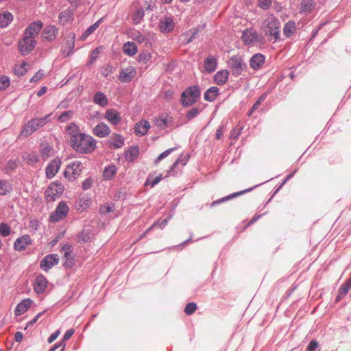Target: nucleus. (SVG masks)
<instances>
[{
	"label": "nucleus",
	"instance_id": "nucleus-6",
	"mask_svg": "<svg viewBox=\"0 0 351 351\" xmlns=\"http://www.w3.org/2000/svg\"><path fill=\"white\" fill-rule=\"evenodd\" d=\"M64 187L56 182L51 183L45 192V196L47 202H53L56 197L60 196L63 192Z\"/></svg>",
	"mask_w": 351,
	"mask_h": 351
},
{
	"label": "nucleus",
	"instance_id": "nucleus-27",
	"mask_svg": "<svg viewBox=\"0 0 351 351\" xmlns=\"http://www.w3.org/2000/svg\"><path fill=\"white\" fill-rule=\"evenodd\" d=\"M58 29L55 26H47L43 31V36L45 40L51 41L55 39Z\"/></svg>",
	"mask_w": 351,
	"mask_h": 351
},
{
	"label": "nucleus",
	"instance_id": "nucleus-61",
	"mask_svg": "<svg viewBox=\"0 0 351 351\" xmlns=\"http://www.w3.org/2000/svg\"><path fill=\"white\" fill-rule=\"evenodd\" d=\"M259 6L263 9H268L271 4V0H258Z\"/></svg>",
	"mask_w": 351,
	"mask_h": 351
},
{
	"label": "nucleus",
	"instance_id": "nucleus-7",
	"mask_svg": "<svg viewBox=\"0 0 351 351\" xmlns=\"http://www.w3.org/2000/svg\"><path fill=\"white\" fill-rule=\"evenodd\" d=\"M69 213V207L64 202H60L56 210L50 215L49 219L52 222H58L64 219Z\"/></svg>",
	"mask_w": 351,
	"mask_h": 351
},
{
	"label": "nucleus",
	"instance_id": "nucleus-63",
	"mask_svg": "<svg viewBox=\"0 0 351 351\" xmlns=\"http://www.w3.org/2000/svg\"><path fill=\"white\" fill-rule=\"evenodd\" d=\"M27 66V64L26 62H23V64L18 69H16V73L19 75H23L27 72L26 66Z\"/></svg>",
	"mask_w": 351,
	"mask_h": 351
},
{
	"label": "nucleus",
	"instance_id": "nucleus-28",
	"mask_svg": "<svg viewBox=\"0 0 351 351\" xmlns=\"http://www.w3.org/2000/svg\"><path fill=\"white\" fill-rule=\"evenodd\" d=\"M139 154V148L138 146L134 145L130 147L126 152L125 154V158L128 162L134 161Z\"/></svg>",
	"mask_w": 351,
	"mask_h": 351
},
{
	"label": "nucleus",
	"instance_id": "nucleus-48",
	"mask_svg": "<svg viewBox=\"0 0 351 351\" xmlns=\"http://www.w3.org/2000/svg\"><path fill=\"white\" fill-rule=\"evenodd\" d=\"M10 227L7 223H1L0 224V233L3 237H7L10 235Z\"/></svg>",
	"mask_w": 351,
	"mask_h": 351
},
{
	"label": "nucleus",
	"instance_id": "nucleus-23",
	"mask_svg": "<svg viewBox=\"0 0 351 351\" xmlns=\"http://www.w3.org/2000/svg\"><path fill=\"white\" fill-rule=\"evenodd\" d=\"M174 27V22L170 17H165L159 23V28L162 32H169Z\"/></svg>",
	"mask_w": 351,
	"mask_h": 351
},
{
	"label": "nucleus",
	"instance_id": "nucleus-56",
	"mask_svg": "<svg viewBox=\"0 0 351 351\" xmlns=\"http://www.w3.org/2000/svg\"><path fill=\"white\" fill-rule=\"evenodd\" d=\"M186 162H187V158L186 157H184L183 158H182V157H180V158H178L173 165L171 167L169 171V173L170 172H172L174 171L175 168L176 167V166L179 164V163H181L182 165H185L186 164Z\"/></svg>",
	"mask_w": 351,
	"mask_h": 351
},
{
	"label": "nucleus",
	"instance_id": "nucleus-12",
	"mask_svg": "<svg viewBox=\"0 0 351 351\" xmlns=\"http://www.w3.org/2000/svg\"><path fill=\"white\" fill-rule=\"evenodd\" d=\"M136 71L132 66H128L125 69H122L119 75V80L121 82L128 83L132 81V80L136 76Z\"/></svg>",
	"mask_w": 351,
	"mask_h": 351
},
{
	"label": "nucleus",
	"instance_id": "nucleus-9",
	"mask_svg": "<svg viewBox=\"0 0 351 351\" xmlns=\"http://www.w3.org/2000/svg\"><path fill=\"white\" fill-rule=\"evenodd\" d=\"M81 171L82 163L77 161L67 166L64 171V175L66 178H68L69 181H73L76 178V176L80 175Z\"/></svg>",
	"mask_w": 351,
	"mask_h": 351
},
{
	"label": "nucleus",
	"instance_id": "nucleus-53",
	"mask_svg": "<svg viewBox=\"0 0 351 351\" xmlns=\"http://www.w3.org/2000/svg\"><path fill=\"white\" fill-rule=\"evenodd\" d=\"M341 293L343 294L348 293L350 289H351V275L350 277L346 280V282L341 286Z\"/></svg>",
	"mask_w": 351,
	"mask_h": 351
},
{
	"label": "nucleus",
	"instance_id": "nucleus-45",
	"mask_svg": "<svg viewBox=\"0 0 351 351\" xmlns=\"http://www.w3.org/2000/svg\"><path fill=\"white\" fill-rule=\"evenodd\" d=\"M10 184L6 180H0V195H5L10 190Z\"/></svg>",
	"mask_w": 351,
	"mask_h": 351
},
{
	"label": "nucleus",
	"instance_id": "nucleus-30",
	"mask_svg": "<svg viewBox=\"0 0 351 351\" xmlns=\"http://www.w3.org/2000/svg\"><path fill=\"white\" fill-rule=\"evenodd\" d=\"M228 75L229 73L227 70L219 71L215 75L214 81L218 85H223L226 82Z\"/></svg>",
	"mask_w": 351,
	"mask_h": 351
},
{
	"label": "nucleus",
	"instance_id": "nucleus-52",
	"mask_svg": "<svg viewBox=\"0 0 351 351\" xmlns=\"http://www.w3.org/2000/svg\"><path fill=\"white\" fill-rule=\"evenodd\" d=\"M199 110L197 108H192L191 109H190L186 114V117L187 118L188 120H191L192 119L195 118V117H197L199 113Z\"/></svg>",
	"mask_w": 351,
	"mask_h": 351
},
{
	"label": "nucleus",
	"instance_id": "nucleus-57",
	"mask_svg": "<svg viewBox=\"0 0 351 351\" xmlns=\"http://www.w3.org/2000/svg\"><path fill=\"white\" fill-rule=\"evenodd\" d=\"M63 258L65 259V261L64 263V266L66 268H71L75 264V261L73 258V256H71L70 254V256L64 257Z\"/></svg>",
	"mask_w": 351,
	"mask_h": 351
},
{
	"label": "nucleus",
	"instance_id": "nucleus-11",
	"mask_svg": "<svg viewBox=\"0 0 351 351\" xmlns=\"http://www.w3.org/2000/svg\"><path fill=\"white\" fill-rule=\"evenodd\" d=\"M59 257L56 254H49L45 256L40 261V267L45 271L49 270L52 267L57 265Z\"/></svg>",
	"mask_w": 351,
	"mask_h": 351
},
{
	"label": "nucleus",
	"instance_id": "nucleus-33",
	"mask_svg": "<svg viewBox=\"0 0 351 351\" xmlns=\"http://www.w3.org/2000/svg\"><path fill=\"white\" fill-rule=\"evenodd\" d=\"M75 8L73 6V8H69L60 13L59 19L62 25H64L71 18Z\"/></svg>",
	"mask_w": 351,
	"mask_h": 351
},
{
	"label": "nucleus",
	"instance_id": "nucleus-8",
	"mask_svg": "<svg viewBox=\"0 0 351 351\" xmlns=\"http://www.w3.org/2000/svg\"><path fill=\"white\" fill-rule=\"evenodd\" d=\"M36 45L35 39L24 36L22 40L18 44L19 50L22 55H25L32 52Z\"/></svg>",
	"mask_w": 351,
	"mask_h": 351
},
{
	"label": "nucleus",
	"instance_id": "nucleus-39",
	"mask_svg": "<svg viewBox=\"0 0 351 351\" xmlns=\"http://www.w3.org/2000/svg\"><path fill=\"white\" fill-rule=\"evenodd\" d=\"M173 120L172 117H165V118H158L156 119V125L161 130H165L169 125V123Z\"/></svg>",
	"mask_w": 351,
	"mask_h": 351
},
{
	"label": "nucleus",
	"instance_id": "nucleus-42",
	"mask_svg": "<svg viewBox=\"0 0 351 351\" xmlns=\"http://www.w3.org/2000/svg\"><path fill=\"white\" fill-rule=\"evenodd\" d=\"M313 5V0H302L300 3V12H310Z\"/></svg>",
	"mask_w": 351,
	"mask_h": 351
},
{
	"label": "nucleus",
	"instance_id": "nucleus-13",
	"mask_svg": "<svg viewBox=\"0 0 351 351\" xmlns=\"http://www.w3.org/2000/svg\"><path fill=\"white\" fill-rule=\"evenodd\" d=\"M43 27L40 21L33 22L25 29V36L34 39Z\"/></svg>",
	"mask_w": 351,
	"mask_h": 351
},
{
	"label": "nucleus",
	"instance_id": "nucleus-50",
	"mask_svg": "<svg viewBox=\"0 0 351 351\" xmlns=\"http://www.w3.org/2000/svg\"><path fill=\"white\" fill-rule=\"evenodd\" d=\"M73 114V112L71 110L66 111L59 116L58 121H60V122H66L72 117Z\"/></svg>",
	"mask_w": 351,
	"mask_h": 351
},
{
	"label": "nucleus",
	"instance_id": "nucleus-51",
	"mask_svg": "<svg viewBox=\"0 0 351 351\" xmlns=\"http://www.w3.org/2000/svg\"><path fill=\"white\" fill-rule=\"evenodd\" d=\"M175 149L176 147L170 148L161 153L156 159L155 164H158L160 160L168 156Z\"/></svg>",
	"mask_w": 351,
	"mask_h": 351
},
{
	"label": "nucleus",
	"instance_id": "nucleus-16",
	"mask_svg": "<svg viewBox=\"0 0 351 351\" xmlns=\"http://www.w3.org/2000/svg\"><path fill=\"white\" fill-rule=\"evenodd\" d=\"M32 243L29 235L25 234L18 238L14 243V247L17 251H22L26 248L27 245H31Z\"/></svg>",
	"mask_w": 351,
	"mask_h": 351
},
{
	"label": "nucleus",
	"instance_id": "nucleus-43",
	"mask_svg": "<svg viewBox=\"0 0 351 351\" xmlns=\"http://www.w3.org/2000/svg\"><path fill=\"white\" fill-rule=\"evenodd\" d=\"M24 160L29 165H35L38 160V156L35 153L26 154L23 156Z\"/></svg>",
	"mask_w": 351,
	"mask_h": 351
},
{
	"label": "nucleus",
	"instance_id": "nucleus-4",
	"mask_svg": "<svg viewBox=\"0 0 351 351\" xmlns=\"http://www.w3.org/2000/svg\"><path fill=\"white\" fill-rule=\"evenodd\" d=\"M51 114H47L42 118L32 119L27 122L21 131V136H28L36 131L38 128L45 125L49 121Z\"/></svg>",
	"mask_w": 351,
	"mask_h": 351
},
{
	"label": "nucleus",
	"instance_id": "nucleus-15",
	"mask_svg": "<svg viewBox=\"0 0 351 351\" xmlns=\"http://www.w3.org/2000/svg\"><path fill=\"white\" fill-rule=\"evenodd\" d=\"M47 280L43 275H39L36 277L34 284V290L38 294H41L45 292L47 285Z\"/></svg>",
	"mask_w": 351,
	"mask_h": 351
},
{
	"label": "nucleus",
	"instance_id": "nucleus-62",
	"mask_svg": "<svg viewBox=\"0 0 351 351\" xmlns=\"http://www.w3.org/2000/svg\"><path fill=\"white\" fill-rule=\"evenodd\" d=\"M44 75L43 71L39 70L36 74L30 79L31 82H36L40 80Z\"/></svg>",
	"mask_w": 351,
	"mask_h": 351
},
{
	"label": "nucleus",
	"instance_id": "nucleus-59",
	"mask_svg": "<svg viewBox=\"0 0 351 351\" xmlns=\"http://www.w3.org/2000/svg\"><path fill=\"white\" fill-rule=\"evenodd\" d=\"M17 160H10L8 162L5 169L7 171H14L17 167Z\"/></svg>",
	"mask_w": 351,
	"mask_h": 351
},
{
	"label": "nucleus",
	"instance_id": "nucleus-37",
	"mask_svg": "<svg viewBox=\"0 0 351 351\" xmlns=\"http://www.w3.org/2000/svg\"><path fill=\"white\" fill-rule=\"evenodd\" d=\"M66 132L71 136V138H74L81 134L82 132H79V127L75 123H69L66 128Z\"/></svg>",
	"mask_w": 351,
	"mask_h": 351
},
{
	"label": "nucleus",
	"instance_id": "nucleus-41",
	"mask_svg": "<svg viewBox=\"0 0 351 351\" xmlns=\"http://www.w3.org/2000/svg\"><path fill=\"white\" fill-rule=\"evenodd\" d=\"M295 29V23L294 21H289L287 22L283 29L284 34L287 37H290Z\"/></svg>",
	"mask_w": 351,
	"mask_h": 351
},
{
	"label": "nucleus",
	"instance_id": "nucleus-20",
	"mask_svg": "<svg viewBox=\"0 0 351 351\" xmlns=\"http://www.w3.org/2000/svg\"><path fill=\"white\" fill-rule=\"evenodd\" d=\"M105 118L112 125H117L121 120L120 114L114 109H110L106 112Z\"/></svg>",
	"mask_w": 351,
	"mask_h": 351
},
{
	"label": "nucleus",
	"instance_id": "nucleus-29",
	"mask_svg": "<svg viewBox=\"0 0 351 351\" xmlns=\"http://www.w3.org/2000/svg\"><path fill=\"white\" fill-rule=\"evenodd\" d=\"M92 238V232L90 229H83L77 235L76 241L78 243H88L90 242Z\"/></svg>",
	"mask_w": 351,
	"mask_h": 351
},
{
	"label": "nucleus",
	"instance_id": "nucleus-34",
	"mask_svg": "<svg viewBox=\"0 0 351 351\" xmlns=\"http://www.w3.org/2000/svg\"><path fill=\"white\" fill-rule=\"evenodd\" d=\"M123 51L125 54L132 56L136 53L137 47L133 42H127L123 45Z\"/></svg>",
	"mask_w": 351,
	"mask_h": 351
},
{
	"label": "nucleus",
	"instance_id": "nucleus-19",
	"mask_svg": "<svg viewBox=\"0 0 351 351\" xmlns=\"http://www.w3.org/2000/svg\"><path fill=\"white\" fill-rule=\"evenodd\" d=\"M265 61V56L258 53L252 56L250 60V65L253 69L258 70L263 66Z\"/></svg>",
	"mask_w": 351,
	"mask_h": 351
},
{
	"label": "nucleus",
	"instance_id": "nucleus-35",
	"mask_svg": "<svg viewBox=\"0 0 351 351\" xmlns=\"http://www.w3.org/2000/svg\"><path fill=\"white\" fill-rule=\"evenodd\" d=\"M93 101L101 107H104L108 104V99L101 92H97L95 94Z\"/></svg>",
	"mask_w": 351,
	"mask_h": 351
},
{
	"label": "nucleus",
	"instance_id": "nucleus-2",
	"mask_svg": "<svg viewBox=\"0 0 351 351\" xmlns=\"http://www.w3.org/2000/svg\"><path fill=\"white\" fill-rule=\"evenodd\" d=\"M280 26L279 21L274 16H269L264 20L262 28L268 39L275 42L280 36Z\"/></svg>",
	"mask_w": 351,
	"mask_h": 351
},
{
	"label": "nucleus",
	"instance_id": "nucleus-36",
	"mask_svg": "<svg viewBox=\"0 0 351 351\" xmlns=\"http://www.w3.org/2000/svg\"><path fill=\"white\" fill-rule=\"evenodd\" d=\"M13 16L10 12H4L0 14V27H5L12 21Z\"/></svg>",
	"mask_w": 351,
	"mask_h": 351
},
{
	"label": "nucleus",
	"instance_id": "nucleus-58",
	"mask_svg": "<svg viewBox=\"0 0 351 351\" xmlns=\"http://www.w3.org/2000/svg\"><path fill=\"white\" fill-rule=\"evenodd\" d=\"M319 348V343L316 340L313 339L310 341L308 343L306 351H316Z\"/></svg>",
	"mask_w": 351,
	"mask_h": 351
},
{
	"label": "nucleus",
	"instance_id": "nucleus-5",
	"mask_svg": "<svg viewBox=\"0 0 351 351\" xmlns=\"http://www.w3.org/2000/svg\"><path fill=\"white\" fill-rule=\"evenodd\" d=\"M228 64L232 70V75L235 76L240 75L243 71L247 69V64L244 62L243 57L240 55H235L231 57Z\"/></svg>",
	"mask_w": 351,
	"mask_h": 351
},
{
	"label": "nucleus",
	"instance_id": "nucleus-40",
	"mask_svg": "<svg viewBox=\"0 0 351 351\" xmlns=\"http://www.w3.org/2000/svg\"><path fill=\"white\" fill-rule=\"evenodd\" d=\"M145 15V12L143 8H138L132 14V20L134 24H138L141 23Z\"/></svg>",
	"mask_w": 351,
	"mask_h": 351
},
{
	"label": "nucleus",
	"instance_id": "nucleus-17",
	"mask_svg": "<svg viewBox=\"0 0 351 351\" xmlns=\"http://www.w3.org/2000/svg\"><path fill=\"white\" fill-rule=\"evenodd\" d=\"M75 34L74 33H70L68 34L62 49V53L65 54L66 56H69L73 51L75 47Z\"/></svg>",
	"mask_w": 351,
	"mask_h": 351
},
{
	"label": "nucleus",
	"instance_id": "nucleus-44",
	"mask_svg": "<svg viewBox=\"0 0 351 351\" xmlns=\"http://www.w3.org/2000/svg\"><path fill=\"white\" fill-rule=\"evenodd\" d=\"M99 21H97L93 25L90 26L81 36V39H86L90 34H91L99 27Z\"/></svg>",
	"mask_w": 351,
	"mask_h": 351
},
{
	"label": "nucleus",
	"instance_id": "nucleus-3",
	"mask_svg": "<svg viewBox=\"0 0 351 351\" xmlns=\"http://www.w3.org/2000/svg\"><path fill=\"white\" fill-rule=\"evenodd\" d=\"M200 89L198 86L186 88L181 94L180 101L183 106L187 107L195 104L200 97Z\"/></svg>",
	"mask_w": 351,
	"mask_h": 351
},
{
	"label": "nucleus",
	"instance_id": "nucleus-64",
	"mask_svg": "<svg viewBox=\"0 0 351 351\" xmlns=\"http://www.w3.org/2000/svg\"><path fill=\"white\" fill-rule=\"evenodd\" d=\"M162 180V175H159L158 176L156 177L152 181H150L149 179H148L146 182V184L150 185L152 187L157 184L160 180Z\"/></svg>",
	"mask_w": 351,
	"mask_h": 351
},
{
	"label": "nucleus",
	"instance_id": "nucleus-47",
	"mask_svg": "<svg viewBox=\"0 0 351 351\" xmlns=\"http://www.w3.org/2000/svg\"><path fill=\"white\" fill-rule=\"evenodd\" d=\"M197 306L195 302L188 303L184 308V313L186 315H192L197 310Z\"/></svg>",
	"mask_w": 351,
	"mask_h": 351
},
{
	"label": "nucleus",
	"instance_id": "nucleus-55",
	"mask_svg": "<svg viewBox=\"0 0 351 351\" xmlns=\"http://www.w3.org/2000/svg\"><path fill=\"white\" fill-rule=\"evenodd\" d=\"M114 210H115V206L114 204L107 205V206H101L100 208V213L102 215H106L110 212L114 211Z\"/></svg>",
	"mask_w": 351,
	"mask_h": 351
},
{
	"label": "nucleus",
	"instance_id": "nucleus-1",
	"mask_svg": "<svg viewBox=\"0 0 351 351\" xmlns=\"http://www.w3.org/2000/svg\"><path fill=\"white\" fill-rule=\"evenodd\" d=\"M70 144L75 151L82 154L91 153L96 147V141L85 133H81L74 138H70Z\"/></svg>",
	"mask_w": 351,
	"mask_h": 351
},
{
	"label": "nucleus",
	"instance_id": "nucleus-24",
	"mask_svg": "<svg viewBox=\"0 0 351 351\" xmlns=\"http://www.w3.org/2000/svg\"><path fill=\"white\" fill-rule=\"evenodd\" d=\"M32 300L30 299H25L22 300L16 306L15 309V315L19 316L25 313L30 307Z\"/></svg>",
	"mask_w": 351,
	"mask_h": 351
},
{
	"label": "nucleus",
	"instance_id": "nucleus-18",
	"mask_svg": "<svg viewBox=\"0 0 351 351\" xmlns=\"http://www.w3.org/2000/svg\"><path fill=\"white\" fill-rule=\"evenodd\" d=\"M258 185L256 186H254L253 187H251V188H248L247 189H245V190H243V191H239V192H235V193H233L229 195H227L226 197H223L221 199H219L217 200H215L214 202H213L210 204V206H214L217 204H219L220 203H222V202H224L226 201H228V200H230L234 197H239L244 193H246L247 192H250L251 191H252L255 187H256Z\"/></svg>",
	"mask_w": 351,
	"mask_h": 351
},
{
	"label": "nucleus",
	"instance_id": "nucleus-46",
	"mask_svg": "<svg viewBox=\"0 0 351 351\" xmlns=\"http://www.w3.org/2000/svg\"><path fill=\"white\" fill-rule=\"evenodd\" d=\"M151 58V54L148 51H143L141 52L138 57V60L139 62L143 64H146Z\"/></svg>",
	"mask_w": 351,
	"mask_h": 351
},
{
	"label": "nucleus",
	"instance_id": "nucleus-31",
	"mask_svg": "<svg viewBox=\"0 0 351 351\" xmlns=\"http://www.w3.org/2000/svg\"><path fill=\"white\" fill-rule=\"evenodd\" d=\"M41 156L43 160H46L49 156H52L53 153V149L52 146L49 145L48 143H42L40 145V148Z\"/></svg>",
	"mask_w": 351,
	"mask_h": 351
},
{
	"label": "nucleus",
	"instance_id": "nucleus-25",
	"mask_svg": "<svg viewBox=\"0 0 351 351\" xmlns=\"http://www.w3.org/2000/svg\"><path fill=\"white\" fill-rule=\"evenodd\" d=\"M110 147L120 148L124 145L123 137L117 134H113L108 140Z\"/></svg>",
	"mask_w": 351,
	"mask_h": 351
},
{
	"label": "nucleus",
	"instance_id": "nucleus-22",
	"mask_svg": "<svg viewBox=\"0 0 351 351\" xmlns=\"http://www.w3.org/2000/svg\"><path fill=\"white\" fill-rule=\"evenodd\" d=\"M150 128V124L148 121L141 120L138 122L135 125V133L139 136L145 135Z\"/></svg>",
	"mask_w": 351,
	"mask_h": 351
},
{
	"label": "nucleus",
	"instance_id": "nucleus-38",
	"mask_svg": "<svg viewBox=\"0 0 351 351\" xmlns=\"http://www.w3.org/2000/svg\"><path fill=\"white\" fill-rule=\"evenodd\" d=\"M117 168L115 165H112L107 167L103 172L104 178L105 180L112 179L117 173Z\"/></svg>",
	"mask_w": 351,
	"mask_h": 351
},
{
	"label": "nucleus",
	"instance_id": "nucleus-26",
	"mask_svg": "<svg viewBox=\"0 0 351 351\" xmlns=\"http://www.w3.org/2000/svg\"><path fill=\"white\" fill-rule=\"evenodd\" d=\"M217 64V59L212 56H209L204 60V67L206 71L208 73H212L215 71Z\"/></svg>",
	"mask_w": 351,
	"mask_h": 351
},
{
	"label": "nucleus",
	"instance_id": "nucleus-21",
	"mask_svg": "<svg viewBox=\"0 0 351 351\" xmlns=\"http://www.w3.org/2000/svg\"><path fill=\"white\" fill-rule=\"evenodd\" d=\"M110 132L109 127L104 123H99L93 130L94 134L100 138L107 136L110 134Z\"/></svg>",
	"mask_w": 351,
	"mask_h": 351
},
{
	"label": "nucleus",
	"instance_id": "nucleus-60",
	"mask_svg": "<svg viewBox=\"0 0 351 351\" xmlns=\"http://www.w3.org/2000/svg\"><path fill=\"white\" fill-rule=\"evenodd\" d=\"M61 251L64 252V257L70 256V253L72 252V246L69 244H64L61 248Z\"/></svg>",
	"mask_w": 351,
	"mask_h": 351
},
{
	"label": "nucleus",
	"instance_id": "nucleus-14",
	"mask_svg": "<svg viewBox=\"0 0 351 351\" xmlns=\"http://www.w3.org/2000/svg\"><path fill=\"white\" fill-rule=\"evenodd\" d=\"M61 165L60 159L56 158L51 160L46 167L45 173L48 178H52L58 171Z\"/></svg>",
	"mask_w": 351,
	"mask_h": 351
},
{
	"label": "nucleus",
	"instance_id": "nucleus-54",
	"mask_svg": "<svg viewBox=\"0 0 351 351\" xmlns=\"http://www.w3.org/2000/svg\"><path fill=\"white\" fill-rule=\"evenodd\" d=\"M267 97V94L262 95L256 101V102L252 106L250 112H249V116L252 114V113L258 108V107L260 106V104Z\"/></svg>",
	"mask_w": 351,
	"mask_h": 351
},
{
	"label": "nucleus",
	"instance_id": "nucleus-32",
	"mask_svg": "<svg viewBox=\"0 0 351 351\" xmlns=\"http://www.w3.org/2000/svg\"><path fill=\"white\" fill-rule=\"evenodd\" d=\"M219 95V88L217 86H212L204 93V97L206 101H213Z\"/></svg>",
	"mask_w": 351,
	"mask_h": 351
},
{
	"label": "nucleus",
	"instance_id": "nucleus-10",
	"mask_svg": "<svg viewBox=\"0 0 351 351\" xmlns=\"http://www.w3.org/2000/svg\"><path fill=\"white\" fill-rule=\"evenodd\" d=\"M241 39L245 45H251L261 40L257 32L251 29H247L243 32Z\"/></svg>",
	"mask_w": 351,
	"mask_h": 351
},
{
	"label": "nucleus",
	"instance_id": "nucleus-49",
	"mask_svg": "<svg viewBox=\"0 0 351 351\" xmlns=\"http://www.w3.org/2000/svg\"><path fill=\"white\" fill-rule=\"evenodd\" d=\"M10 79L8 77L3 75L0 77V90L6 89L10 86Z\"/></svg>",
	"mask_w": 351,
	"mask_h": 351
}]
</instances>
